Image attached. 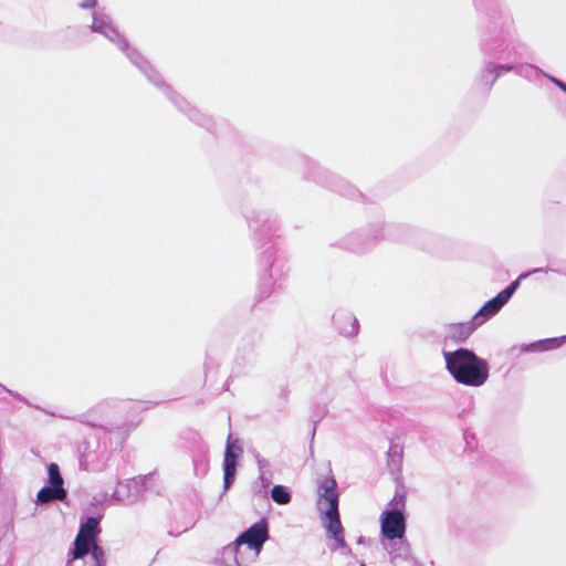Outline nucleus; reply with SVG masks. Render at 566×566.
<instances>
[{
	"label": "nucleus",
	"mask_w": 566,
	"mask_h": 566,
	"mask_svg": "<svg viewBox=\"0 0 566 566\" xmlns=\"http://www.w3.org/2000/svg\"><path fill=\"white\" fill-rule=\"evenodd\" d=\"M94 4H95V0H88L85 6H94Z\"/></svg>",
	"instance_id": "16"
},
{
	"label": "nucleus",
	"mask_w": 566,
	"mask_h": 566,
	"mask_svg": "<svg viewBox=\"0 0 566 566\" xmlns=\"http://www.w3.org/2000/svg\"><path fill=\"white\" fill-rule=\"evenodd\" d=\"M340 331L346 336H354L358 333V323L355 317L346 315L340 319Z\"/></svg>",
	"instance_id": "11"
},
{
	"label": "nucleus",
	"mask_w": 566,
	"mask_h": 566,
	"mask_svg": "<svg viewBox=\"0 0 566 566\" xmlns=\"http://www.w3.org/2000/svg\"><path fill=\"white\" fill-rule=\"evenodd\" d=\"M48 474L49 479L48 482L51 484V486L55 488H64V480L60 473V468L56 463L52 462L48 467Z\"/></svg>",
	"instance_id": "12"
},
{
	"label": "nucleus",
	"mask_w": 566,
	"mask_h": 566,
	"mask_svg": "<svg viewBox=\"0 0 566 566\" xmlns=\"http://www.w3.org/2000/svg\"><path fill=\"white\" fill-rule=\"evenodd\" d=\"M406 531L405 516L398 510L386 511L381 520V533L388 539H400Z\"/></svg>",
	"instance_id": "5"
},
{
	"label": "nucleus",
	"mask_w": 566,
	"mask_h": 566,
	"mask_svg": "<svg viewBox=\"0 0 566 566\" xmlns=\"http://www.w3.org/2000/svg\"><path fill=\"white\" fill-rule=\"evenodd\" d=\"M271 497L280 505L287 504L291 501L290 492L283 485H274L271 491Z\"/></svg>",
	"instance_id": "13"
},
{
	"label": "nucleus",
	"mask_w": 566,
	"mask_h": 566,
	"mask_svg": "<svg viewBox=\"0 0 566 566\" xmlns=\"http://www.w3.org/2000/svg\"><path fill=\"white\" fill-rule=\"evenodd\" d=\"M67 492L64 488L44 486L36 494V501L45 504L55 500L64 501Z\"/></svg>",
	"instance_id": "10"
},
{
	"label": "nucleus",
	"mask_w": 566,
	"mask_h": 566,
	"mask_svg": "<svg viewBox=\"0 0 566 566\" xmlns=\"http://www.w3.org/2000/svg\"><path fill=\"white\" fill-rule=\"evenodd\" d=\"M446 366L452 377L462 385L480 387L489 378V365L472 350L460 348L444 353Z\"/></svg>",
	"instance_id": "1"
},
{
	"label": "nucleus",
	"mask_w": 566,
	"mask_h": 566,
	"mask_svg": "<svg viewBox=\"0 0 566 566\" xmlns=\"http://www.w3.org/2000/svg\"><path fill=\"white\" fill-rule=\"evenodd\" d=\"M555 83L558 87H560L566 93V84L559 80H555Z\"/></svg>",
	"instance_id": "15"
},
{
	"label": "nucleus",
	"mask_w": 566,
	"mask_h": 566,
	"mask_svg": "<svg viewBox=\"0 0 566 566\" xmlns=\"http://www.w3.org/2000/svg\"><path fill=\"white\" fill-rule=\"evenodd\" d=\"M360 566H365V565H360Z\"/></svg>",
	"instance_id": "18"
},
{
	"label": "nucleus",
	"mask_w": 566,
	"mask_h": 566,
	"mask_svg": "<svg viewBox=\"0 0 566 566\" xmlns=\"http://www.w3.org/2000/svg\"><path fill=\"white\" fill-rule=\"evenodd\" d=\"M268 537V523L264 520L253 524L234 541L233 545L235 555L238 554L240 546L248 545V547L254 552V556L256 557L260 554L262 546L266 542Z\"/></svg>",
	"instance_id": "3"
},
{
	"label": "nucleus",
	"mask_w": 566,
	"mask_h": 566,
	"mask_svg": "<svg viewBox=\"0 0 566 566\" xmlns=\"http://www.w3.org/2000/svg\"><path fill=\"white\" fill-rule=\"evenodd\" d=\"M481 326L474 317L468 322L451 323L447 327L448 336L455 342H463Z\"/></svg>",
	"instance_id": "9"
},
{
	"label": "nucleus",
	"mask_w": 566,
	"mask_h": 566,
	"mask_svg": "<svg viewBox=\"0 0 566 566\" xmlns=\"http://www.w3.org/2000/svg\"><path fill=\"white\" fill-rule=\"evenodd\" d=\"M235 562L238 564V566H242L241 562L239 560L238 556H235Z\"/></svg>",
	"instance_id": "17"
},
{
	"label": "nucleus",
	"mask_w": 566,
	"mask_h": 566,
	"mask_svg": "<svg viewBox=\"0 0 566 566\" xmlns=\"http://www.w3.org/2000/svg\"><path fill=\"white\" fill-rule=\"evenodd\" d=\"M242 453L238 441H228L223 457V486L229 489L237 472V460Z\"/></svg>",
	"instance_id": "6"
},
{
	"label": "nucleus",
	"mask_w": 566,
	"mask_h": 566,
	"mask_svg": "<svg viewBox=\"0 0 566 566\" xmlns=\"http://www.w3.org/2000/svg\"><path fill=\"white\" fill-rule=\"evenodd\" d=\"M101 533L98 520L95 517H87L84 523L81 524L80 530L74 539V547L70 552L67 566L75 559L83 558L85 555L91 553L93 564L91 566H102L104 563V551L97 544V537Z\"/></svg>",
	"instance_id": "2"
},
{
	"label": "nucleus",
	"mask_w": 566,
	"mask_h": 566,
	"mask_svg": "<svg viewBox=\"0 0 566 566\" xmlns=\"http://www.w3.org/2000/svg\"><path fill=\"white\" fill-rule=\"evenodd\" d=\"M512 70V66H509V65H499L496 66V72L497 71H503V72H510Z\"/></svg>",
	"instance_id": "14"
},
{
	"label": "nucleus",
	"mask_w": 566,
	"mask_h": 566,
	"mask_svg": "<svg viewBox=\"0 0 566 566\" xmlns=\"http://www.w3.org/2000/svg\"><path fill=\"white\" fill-rule=\"evenodd\" d=\"M336 489L337 483L331 470H328V472L317 481L318 500L327 503L326 510L338 509V493Z\"/></svg>",
	"instance_id": "7"
},
{
	"label": "nucleus",
	"mask_w": 566,
	"mask_h": 566,
	"mask_svg": "<svg viewBox=\"0 0 566 566\" xmlns=\"http://www.w3.org/2000/svg\"><path fill=\"white\" fill-rule=\"evenodd\" d=\"M325 528L332 538L335 541L336 546L344 548L346 542L344 538V528L340 523L338 509L325 511Z\"/></svg>",
	"instance_id": "8"
},
{
	"label": "nucleus",
	"mask_w": 566,
	"mask_h": 566,
	"mask_svg": "<svg viewBox=\"0 0 566 566\" xmlns=\"http://www.w3.org/2000/svg\"><path fill=\"white\" fill-rule=\"evenodd\" d=\"M518 285V281L512 282L506 289L501 291L495 297L488 301L480 311L473 316L482 325L485 321L494 316L511 298Z\"/></svg>",
	"instance_id": "4"
}]
</instances>
